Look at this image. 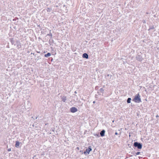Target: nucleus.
<instances>
[{
	"label": "nucleus",
	"mask_w": 159,
	"mask_h": 159,
	"mask_svg": "<svg viewBox=\"0 0 159 159\" xmlns=\"http://www.w3.org/2000/svg\"><path fill=\"white\" fill-rule=\"evenodd\" d=\"M52 9L51 8L48 7L47 8V11L48 12H50L52 10Z\"/></svg>",
	"instance_id": "nucleus-18"
},
{
	"label": "nucleus",
	"mask_w": 159,
	"mask_h": 159,
	"mask_svg": "<svg viewBox=\"0 0 159 159\" xmlns=\"http://www.w3.org/2000/svg\"><path fill=\"white\" fill-rule=\"evenodd\" d=\"M142 22L144 24H145L146 23V21L145 20H143V21H142Z\"/></svg>",
	"instance_id": "nucleus-22"
},
{
	"label": "nucleus",
	"mask_w": 159,
	"mask_h": 159,
	"mask_svg": "<svg viewBox=\"0 0 159 159\" xmlns=\"http://www.w3.org/2000/svg\"><path fill=\"white\" fill-rule=\"evenodd\" d=\"M38 117H37L35 118V119H37L38 118Z\"/></svg>",
	"instance_id": "nucleus-37"
},
{
	"label": "nucleus",
	"mask_w": 159,
	"mask_h": 159,
	"mask_svg": "<svg viewBox=\"0 0 159 159\" xmlns=\"http://www.w3.org/2000/svg\"><path fill=\"white\" fill-rule=\"evenodd\" d=\"M99 90L101 93H103L104 91V90L103 89V88H102L99 89Z\"/></svg>",
	"instance_id": "nucleus-19"
},
{
	"label": "nucleus",
	"mask_w": 159,
	"mask_h": 159,
	"mask_svg": "<svg viewBox=\"0 0 159 159\" xmlns=\"http://www.w3.org/2000/svg\"><path fill=\"white\" fill-rule=\"evenodd\" d=\"M156 118H157V117H159V116H158V114H157V115L156 116Z\"/></svg>",
	"instance_id": "nucleus-28"
},
{
	"label": "nucleus",
	"mask_w": 159,
	"mask_h": 159,
	"mask_svg": "<svg viewBox=\"0 0 159 159\" xmlns=\"http://www.w3.org/2000/svg\"><path fill=\"white\" fill-rule=\"evenodd\" d=\"M16 46L18 49H19L21 47V43L20 41H16Z\"/></svg>",
	"instance_id": "nucleus-7"
},
{
	"label": "nucleus",
	"mask_w": 159,
	"mask_h": 159,
	"mask_svg": "<svg viewBox=\"0 0 159 159\" xmlns=\"http://www.w3.org/2000/svg\"><path fill=\"white\" fill-rule=\"evenodd\" d=\"M78 105L79 107H81L83 106V102H82L81 101H79L78 102Z\"/></svg>",
	"instance_id": "nucleus-10"
},
{
	"label": "nucleus",
	"mask_w": 159,
	"mask_h": 159,
	"mask_svg": "<svg viewBox=\"0 0 159 159\" xmlns=\"http://www.w3.org/2000/svg\"><path fill=\"white\" fill-rule=\"evenodd\" d=\"M95 101H93V104H95Z\"/></svg>",
	"instance_id": "nucleus-30"
},
{
	"label": "nucleus",
	"mask_w": 159,
	"mask_h": 159,
	"mask_svg": "<svg viewBox=\"0 0 159 159\" xmlns=\"http://www.w3.org/2000/svg\"><path fill=\"white\" fill-rule=\"evenodd\" d=\"M136 59L137 60L141 61L143 60V58L142 56L140 55H138L136 57Z\"/></svg>",
	"instance_id": "nucleus-6"
},
{
	"label": "nucleus",
	"mask_w": 159,
	"mask_h": 159,
	"mask_svg": "<svg viewBox=\"0 0 159 159\" xmlns=\"http://www.w3.org/2000/svg\"><path fill=\"white\" fill-rule=\"evenodd\" d=\"M115 135H117L118 134V133L117 132H116L115 133Z\"/></svg>",
	"instance_id": "nucleus-27"
},
{
	"label": "nucleus",
	"mask_w": 159,
	"mask_h": 159,
	"mask_svg": "<svg viewBox=\"0 0 159 159\" xmlns=\"http://www.w3.org/2000/svg\"><path fill=\"white\" fill-rule=\"evenodd\" d=\"M49 43L52 42V43H53V40L52 39V38H51V39L49 38Z\"/></svg>",
	"instance_id": "nucleus-17"
},
{
	"label": "nucleus",
	"mask_w": 159,
	"mask_h": 159,
	"mask_svg": "<svg viewBox=\"0 0 159 159\" xmlns=\"http://www.w3.org/2000/svg\"><path fill=\"white\" fill-rule=\"evenodd\" d=\"M149 29L148 30H154L155 29V28L154 27V26L153 25L152 26H149Z\"/></svg>",
	"instance_id": "nucleus-14"
},
{
	"label": "nucleus",
	"mask_w": 159,
	"mask_h": 159,
	"mask_svg": "<svg viewBox=\"0 0 159 159\" xmlns=\"http://www.w3.org/2000/svg\"><path fill=\"white\" fill-rule=\"evenodd\" d=\"M7 48H9V45H7Z\"/></svg>",
	"instance_id": "nucleus-29"
},
{
	"label": "nucleus",
	"mask_w": 159,
	"mask_h": 159,
	"mask_svg": "<svg viewBox=\"0 0 159 159\" xmlns=\"http://www.w3.org/2000/svg\"><path fill=\"white\" fill-rule=\"evenodd\" d=\"M11 148H9L7 149V151L8 152H10V151H11Z\"/></svg>",
	"instance_id": "nucleus-24"
},
{
	"label": "nucleus",
	"mask_w": 159,
	"mask_h": 159,
	"mask_svg": "<svg viewBox=\"0 0 159 159\" xmlns=\"http://www.w3.org/2000/svg\"><path fill=\"white\" fill-rule=\"evenodd\" d=\"M97 96V94H96V95H95V97H96Z\"/></svg>",
	"instance_id": "nucleus-33"
},
{
	"label": "nucleus",
	"mask_w": 159,
	"mask_h": 159,
	"mask_svg": "<svg viewBox=\"0 0 159 159\" xmlns=\"http://www.w3.org/2000/svg\"><path fill=\"white\" fill-rule=\"evenodd\" d=\"M118 134L119 135V137H120V134Z\"/></svg>",
	"instance_id": "nucleus-36"
},
{
	"label": "nucleus",
	"mask_w": 159,
	"mask_h": 159,
	"mask_svg": "<svg viewBox=\"0 0 159 159\" xmlns=\"http://www.w3.org/2000/svg\"><path fill=\"white\" fill-rule=\"evenodd\" d=\"M109 76V74H108V75H107V76Z\"/></svg>",
	"instance_id": "nucleus-34"
},
{
	"label": "nucleus",
	"mask_w": 159,
	"mask_h": 159,
	"mask_svg": "<svg viewBox=\"0 0 159 159\" xmlns=\"http://www.w3.org/2000/svg\"><path fill=\"white\" fill-rule=\"evenodd\" d=\"M94 135L97 136L98 137H100V135L98 133L96 134H95Z\"/></svg>",
	"instance_id": "nucleus-20"
},
{
	"label": "nucleus",
	"mask_w": 159,
	"mask_h": 159,
	"mask_svg": "<svg viewBox=\"0 0 159 159\" xmlns=\"http://www.w3.org/2000/svg\"><path fill=\"white\" fill-rule=\"evenodd\" d=\"M131 99L130 98H128L127 100V102L128 103H129L131 102Z\"/></svg>",
	"instance_id": "nucleus-16"
},
{
	"label": "nucleus",
	"mask_w": 159,
	"mask_h": 159,
	"mask_svg": "<svg viewBox=\"0 0 159 159\" xmlns=\"http://www.w3.org/2000/svg\"><path fill=\"white\" fill-rule=\"evenodd\" d=\"M62 6H63V7H64L65 6V5H63Z\"/></svg>",
	"instance_id": "nucleus-39"
},
{
	"label": "nucleus",
	"mask_w": 159,
	"mask_h": 159,
	"mask_svg": "<svg viewBox=\"0 0 159 159\" xmlns=\"http://www.w3.org/2000/svg\"><path fill=\"white\" fill-rule=\"evenodd\" d=\"M78 111L77 109L74 107H71L70 109V111L72 113H75Z\"/></svg>",
	"instance_id": "nucleus-4"
},
{
	"label": "nucleus",
	"mask_w": 159,
	"mask_h": 159,
	"mask_svg": "<svg viewBox=\"0 0 159 159\" xmlns=\"http://www.w3.org/2000/svg\"><path fill=\"white\" fill-rule=\"evenodd\" d=\"M105 130L102 129L100 133V135L101 137H103L105 136Z\"/></svg>",
	"instance_id": "nucleus-8"
},
{
	"label": "nucleus",
	"mask_w": 159,
	"mask_h": 159,
	"mask_svg": "<svg viewBox=\"0 0 159 159\" xmlns=\"http://www.w3.org/2000/svg\"><path fill=\"white\" fill-rule=\"evenodd\" d=\"M82 57L86 59L89 58V55L87 53H84L82 55Z\"/></svg>",
	"instance_id": "nucleus-9"
},
{
	"label": "nucleus",
	"mask_w": 159,
	"mask_h": 159,
	"mask_svg": "<svg viewBox=\"0 0 159 159\" xmlns=\"http://www.w3.org/2000/svg\"><path fill=\"white\" fill-rule=\"evenodd\" d=\"M51 53L50 52H48L47 54H45L44 56L45 57H50L51 56Z\"/></svg>",
	"instance_id": "nucleus-13"
},
{
	"label": "nucleus",
	"mask_w": 159,
	"mask_h": 159,
	"mask_svg": "<svg viewBox=\"0 0 159 159\" xmlns=\"http://www.w3.org/2000/svg\"><path fill=\"white\" fill-rule=\"evenodd\" d=\"M21 143L19 142L18 141H16L15 144V147L17 148H20L21 145L20 146Z\"/></svg>",
	"instance_id": "nucleus-5"
},
{
	"label": "nucleus",
	"mask_w": 159,
	"mask_h": 159,
	"mask_svg": "<svg viewBox=\"0 0 159 159\" xmlns=\"http://www.w3.org/2000/svg\"><path fill=\"white\" fill-rule=\"evenodd\" d=\"M95 89L96 90H98V86L96 87L95 88Z\"/></svg>",
	"instance_id": "nucleus-26"
},
{
	"label": "nucleus",
	"mask_w": 159,
	"mask_h": 159,
	"mask_svg": "<svg viewBox=\"0 0 159 159\" xmlns=\"http://www.w3.org/2000/svg\"><path fill=\"white\" fill-rule=\"evenodd\" d=\"M76 149L77 150H79V149H80V148H79V147H77V148H76Z\"/></svg>",
	"instance_id": "nucleus-25"
},
{
	"label": "nucleus",
	"mask_w": 159,
	"mask_h": 159,
	"mask_svg": "<svg viewBox=\"0 0 159 159\" xmlns=\"http://www.w3.org/2000/svg\"><path fill=\"white\" fill-rule=\"evenodd\" d=\"M136 153V152H135V151H134L133 152H131V154L134 155Z\"/></svg>",
	"instance_id": "nucleus-23"
},
{
	"label": "nucleus",
	"mask_w": 159,
	"mask_h": 159,
	"mask_svg": "<svg viewBox=\"0 0 159 159\" xmlns=\"http://www.w3.org/2000/svg\"><path fill=\"white\" fill-rule=\"evenodd\" d=\"M41 33H43V31H42L41 32Z\"/></svg>",
	"instance_id": "nucleus-38"
},
{
	"label": "nucleus",
	"mask_w": 159,
	"mask_h": 159,
	"mask_svg": "<svg viewBox=\"0 0 159 159\" xmlns=\"http://www.w3.org/2000/svg\"><path fill=\"white\" fill-rule=\"evenodd\" d=\"M140 152H136L135 153V154L136 155H139L140 154Z\"/></svg>",
	"instance_id": "nucleus-21"
},
{
	"label": "nucleus",
	"mask_w": 159,
	"mask_h": 159,
	"mask_svg": "<svg viewBox=\"0 0 159 159\" xmlns=\"http://www.w3.org/2000/svg\"><path fill=\"white\" fill-rule=\"evenodd\" d=\"M10 42L12 44V45L14 44V45H16V44H15V41L14 40V39L11 38L10 39Z\"/></svg>",
	"instance_id": "nucleus-12"
},
{
	"label": "nucleus",
	"mask_w": 159,
	"mask_h": 159,
	"mask_svg": "<svg viewBox=\"0 0 159 159\" xmlns=\"http://www.w3.org/2000/svg\"><path fill=\"white\" fill-rule=\"evenodd\" d=\"M37 52L38 53H39L40 52Z\"/></svg>",
	"instance_id": "nucleus-35"
},
{
	"label": "nucleus",
	"mask_w": 159,
	"mask_h": 159,
	"mask_svg": "<svg viewBox=\"0 0 159 159\" xmlns=\"http://www.w3.org/2000/svg\"><path fill=\"white\" fill-rule=\"evenodd\" d=\"M143 147V145L141 143L138 142H134L133 146V148L135 149V148H137L138 151H139Z\"/></svg>",
	"instance_id": "nucleus-1"
},
{
	"label": "nucleus",
	"mask_w": 159,
	"mask_h": 159,
	"mask_svg": "<svg viewBox=\"0 0 159 159\" xmlns=\"http://www.w3.org/2000/svg\"><path fill=\"white\" fill-rule=\"evenodd\" d=\"M54 7H58V6H57V5H56Z\"/></svg>",
	"instance_id": "nucleus-31"
},
{
	"label": "nucleus",
	"mask_w": 159,
	"mask_h": 159,
	"mask_svg": "<svg viewBox=\"0 0 159 159\" xmlns=\"http://www.w3.org/2000/svg\"><path fill=\"white\" fill-rule=\"evenodd\" d=\"M74 93H77V92L76 91H75V92H74Z\"/></svg>",
	"instance_id": "nucleus-32"
},
{
	"label": "nucleus",
	"mask_w": 159,
	"mask_h": 159,
	"mask_svg": "<svg viewBox=\"0 0 159 159\" xmlns=\"http://www.w3.org/2000/svg\"><path fill=\"white\" fill-rule=\"evenodd\" d=\"M47 36H48L49 38H52V34L50 32L49 34H48Z\"/></svg>",
	"instance_id": "nucleus-15"
},
{
	"label": "nucleus",
	"mask_w": 159,
	"mask_h": 159,
	"mask_svg": "<svg viewBox=\"0 0 159 159\" xmlns=\"http://www.w3.org/2000/svg\"><path fill=\"white\" fill-rule=\"evenodd\" d=\"M61 99L62 101H63L64 102H65L67 99V98L66 96H63V97H61Z\"/></svg>",
	"instance_id": "nucleus-11"
},
{
	"label": "nucleus",
	"mask_w": 159,
	"mask_h": 159,
	"mask_svg": "<svg viewBox=\"0 0 159 159\" xmlns=\"http://www.w3.org/2000/svg\"><path fill=\"white\" fill-rule=\"evenodd\" d=\"M92 150L91 147V146H89L88 148L86 149V150L84 152V153L85 155H88Z\"/></svg>",
	"instance_id": "nucleus-3"
},
{
	"label": "nucleus",
	"mask_w": 159,
	"mask_h": 159,
	"mask_svg": "<svg viewBox=\"0 0 159 159\" xmlns=\"http://www.w3.org/2000/svg\"><path fill=\"white\" fill-rule=\"evenodd\" d=\"M132 100L136 103H139L141 102L140 96L139 93H138L136 94Z\"/></svg>",
	"instance_id": "nucleus-2"
}]
</instances>
